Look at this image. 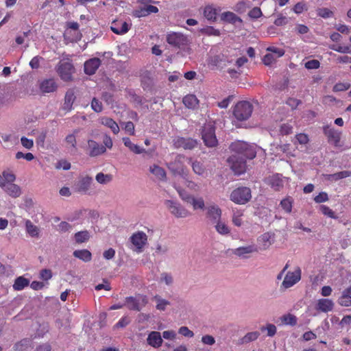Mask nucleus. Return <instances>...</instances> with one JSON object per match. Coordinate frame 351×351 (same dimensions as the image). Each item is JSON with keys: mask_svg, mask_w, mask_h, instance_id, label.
<instances>
[{"mask_svg": "<svg viewBox=\"0 0 351 351\" xmlns=\"http://www.w3.org/2000/svg\"><path fill=\"white\" fill-rule=\"evenodd\" d=\"M280 204L286 213H290L293 207V199L291 197H287L282 199Z\"/></svg>", "mask_w": 351, "mask_h": 351, "instance_id": "c03bdc74", "label": "nucleus"}, {"mask_svg": "<svg viewBox=\"0 0 351 351\" xmlns=\"http://www.w3.org/2000/svg\"><path fill=\"white\" fill-rule=\"evenodd\" d=\"M165 205L170 210L171 213L173 214L178 218L186 217L190 215L188 210L182 206L180 204H178L172 200H167Z\"/></svg>", "mask_w": 351, "mask_h": 351, "instance_id": "f8f14e48", "label": "nucleus"}, {"mask_svg": "<svg viewBox=\"0 0 351 351\" xmlns=\"http://www.w3.org/2000/svg\"><path fill=\"white\" fill-rule=\"evenodd\" d=\"M29 348H32V340L26 338L16 343L13 348L15 351H25Z\"/></svg>", "mask_w": 351, "mask_h": 351, "instance_id": "f704fd0d", "label": "nucleus"}, {"mask_svg": "<svg viewBox=\"0 0 351 351\" xmlns=\"http://www.w3.org/2000/svg\"><path fill=\"white\" fill-rule=\"evenodd\" d=\"M56 71L62 80L70 82L73 80V74L75 72V68L71 61L69 60H62L57 65Z\"/></svg>", "mask_w": 351, "mask_h": 351, "instance_id": "20e7f679", "label": "nucleus"}, {"mask_svg": "<svg viewBox=\"0 0 351 351\" xmlns=\"http://www.w3.org/2000/svg\"><path fill=\"white\" fill-rule=\"evenodd\" d=\"M267 184L276 191L283 187V181L279 174H274L267 178Z\"/></svg>", "mask_w": 351, "mask_h": 351, "instance_id": "412c9836", "label": "nucleus"}, {"mask_svg": "<svg viewBox=\"0 0 351 351\" xmlns=\"http://www.w3.org/2000/svg\"><path fill=\"white\" fill-rule=\"evenodd\" d=\"M185 157L178 154L173 162L167 164L168 169L174 174L182 175L184 173V160Z\"/></svg>", "mask_w": 351, "mask_h": 351, "instance_id": "ddd939ff", "label": "nucleus"}, {"mask_svg": "<svg viewBox=\"0 0 351 351\" xmlns=\"http://www.w3.org/2000/svg\"><path fill=\"white\" fill-rule=\"evenodd\" d=\"M221 216V210L218 206H210L208 208L207 217L213 222L215 223L220 220Z\"/></svg>", "mask_w": 351, "mask_h": 351, "instance_id": "b1692460", "label": "nucleus"}, {"mask_svg": "<svg viewBox=\"0 0 351 351\" xmlns=\"http://www.w3.org/2000/svg\"><path fill=\"white\" fill-rule=\"evenodd\" d=\"M93 179L90 176H84L80 179L77 183V191L86 193L90 188Z\"/></svg>", "mask_w": 351, "mask_h": 351, "instance_id": "bb28decb", "label": "nucleus"}, {"mask_svg": "<svg viewBox=\"0 0 351 351\" xmlns=\"http://www.w3.org/2000/svg\"><path fill=\"white\" fill-rule=\"evenodd\" d=\"M67 27L75 32V38H72V41H77L81 39L82 34L78 31L79 25L77 22H69L67 23Z\"/></svg>", "mask_w": 351, "mask_h": 351, "instance_id": "37998d69", "label": "nucleus"}, {"mask_svg": "<svg viewBox=\"0 0 351 351\" xmlns=\"http://www.w3.org/2000/svg\"><path fill=\"white\" fill-rule=\"evenodd\" d=\"M252 197L251 190L246 186L238 187L233 190L230 194V200L237 204H245Z\"/></svg>", "mask_w": 351, "mask_h": 351, "instance_id": "423d86ee", "label": "nucleus"}, {"mask_svg": "<svg viewBox=\"0 0 351 351\" xmlns=\"http://www.w3.org/2000/svg\"><path fill=\"white\" fill-rule=\"evenodd\" d=\"M298 142L301 145H306L308 143V136L304 133H300L295 136Z\"/></svg>", "mask_w": 351, "mask_h": 351, "instance_id": "774afa93", "label": "nucleus"}, {"mask_svg": "<svg viewBox=\"0 0 351 351\" xmlns=\"http://www.w3.org/2000/svg\"><path fill=\"white\" fill-rule=\"evenodd\" d=\"M339 304L343 306H351V286L343 291Z\"/></svg>", "mask_w": 351, "mask_h": 351, "instance_id": "cd10ccee", "label": "nucleus"}, {"mask_svg": "<svg viewBox=\"0 0 351 351\" xmlns=\"http://www.w3.org/2000/svg\"><path fill=\"white\" fill-rule=\"evenodd\" d=\"M293 10L296 14H301L307 10L306 4L304 2H298L294 5Z\"/></svg>", "mask_w": 351, "mask_h": 351, "instance_id": "e2e57ef3", "label": "nucleus"}, {"mask_svg": "<svg viewBox=\"0 0 351 351\" xmlns=\"http://www.w3.org/2000/svg\"><path fill=\"white\" fill-rule=\"evenodd\" d=\"M267 51L271 52V53L274 54L276 58H280L285 55V51L283 49L276 47H269L267 49Z\"/></svg>", "mask_w": 351, "mask_h": 351, "instance_id": "5fc2aeb1", "label": "nucleus"}, {"mask_svg": "<svg viewBox=\"0 0 351 351\" xmlns=\"http://www.w3.org/2000/svg\"><path fill=\"white\" fill-rule=\"evenodd\" d=\"M317 14L324 19H328L333 16V12L326 8H319L317 10Z\"/></svg>", "mask_w": 351, "mask_h": 351, "instance_id": "6e6d98bb", "label": "nucleus"}, {"mask_svg": "<svg viewBox=\"0 0 351 351\" xmlns=\"http://www.w3.org/2000/svg\"><path fill=\"white\" fill-rule=\"evenodd\" d=\"M247 159L239 157L237 155H232L228 158L231 169L237 175L243 173L246 170Z\"/></svg>", "mask_w": 351, "mask_h": 351, "instance_id": "6e6552de", "label": "nucleus"}, {"mask_svg": "<svg viewBox=\"0 0 351 351\" xmlns=\"http://www.w3.org/2000/svg\"><path fill=\"white\" fill-rule=\"evenodd\" d=\"M149 171L154 174L160 180H166L167 174L165 170L156 165H153L149 167Z\"/></svg>", "mask_w": 351, "mask_h": 351, "instance_id": "2f4dec72", "label": "nucleus"}, {"mask_svg": "<svg viewBox=\"0 0 351 351\" xmlns=\"http://www.w3.org/2000/svg\"><path fill=\"white\" fill-rule=\"evenodd\" d=\"M202 137L205 145L208 147H214L218 144L215 135V127L211 123H208L203 126Z\"/></svg>", "mask_w": 351, "mask_h": 351, "instance_id": "39448f33", "label": "nucleus"}, {"mask_svg": "<svg viewBox=\"0 0 351 351\" xmlns=\"http://www.w3.org/2000/svg\"><path fill=\"white\" fill-rule=\"evenodd\" d=\"M276 58L272 53H267L263 58V62L265 65H271L276 62Z\"/></svg>", "mask_w": 351, "mask_h": 351, "instance_id": "69168bd1", "label": "nucleus"}, {"mask_svg": "<svg viewBox=\"0 0 351 351\" xmlns=\"http://www.w3.org/2000/svg\"><path fill=\"white\" fill-rule=\"evenodd\" d=\"M260 333L257 331L247 333L241 339L243 343L255 341L259 337Z\"/></svg>", "mask_w": 351, "mask_h": 351, "instance_id": "8fccbe9b", "label": "nucleus"}, {"mask_svg": "<svg viewBox=\"0 0 351 351\" xmlns=\"http://www.w3.org/2000/svg\"><path fill=\"white\" fill-rule=\"evenodd\" d=\"M216 223L215 228L219 234L226 235L230 233V229L226 224L221 222L220 220Z\"/></svg>", "mask_w": 351, "mask_h": 351, "instance_id": "09e8293b", "label": "nucleus"}, {"mask_svg": "<svg viewBox=\"0 0 351 351\" xmlns=\"http://www.w3.org/2000/svg\"><path fill=\"white\" fill-rule=\"evenodd\" d=\"M189 163L191 164L193 171L195 173L202 176L205 172V168L202 163L199 161H192L191 158L189 159Z\"/></svg>", "mask_w": 351, "mask_h": 351, "instance_id": "58836bf2", "label": "nucleus"}, {"mask_svg": "<svg viewBox=\"0 0 351 351\" xmlns=\"http://www.w3.org/2000/svg\"><path fill=\"white\" fill-rule=\"evenodd\" d=\"M75 100V96L74 90L73 89L68 90L64 96V101L63 104L64 110L70 111L72 109V106Z\"/></svg>", "mask_w": 351, "mask_h": 351, "instance_id": "5701e85b", "label": "nucleus"}, {"mask_svg": "<svg viewBox=\"0 0 351 351\" xmlns=\"http://www.w3.org/2000/svg\"><path fill=\"white\" fill-rule=\"evenodd\" d=\"M188 204H190L194 210L204 209L205 207L204 200L202 197H195L192 196Z\"/></svg>", "mask_w": 351, "mask_h": 351, "instance_id": "ea45409f", "label": "nucleus"}, {"mask_svg": "<svg viewBox=\"0 0 351 351\" xmlns=\"http://www.w3.org/2000/svg\"><path fill=\"white\" fill-rule=\"evenodd\" d=\"M154 299L157 302L156 308L160 311H165L166 308V306L167 305H169V304H170L169 301H167L165 299H162L158 295H155Z\"/></svg>", "mask_w": 351, "mask_h": 351, "instance_id": "603ef678", "label": "nucleus"}, {"mask_svg": "<svg viewBox=\"0 0 351 351\" xmlns=\"http://www.w3.org/2000/svg\"><path fill=\"white\" fill-rule=\"evenodd\" d=\"M74 238L77 243H84L89 239L90 234L87 230L80 231L75 234Z\"/></svg>", "mask_w": 351, "mask_h": 351, "instance_id": "79ce46f5", "label": "nucleus"}, {"mask_svg": "<svg viewBox=\"0 0 351 351\" xmlns=\"http://www.w3.org/2000/svg\"><path fill=\"white\" fill-rule=\"evenodd\" d=\"M258 248L254 245H247L244 247H239L234 250L233 253L238 256L245 257V254L257 252Z\"/></svg>", "mask_w": 351, "mask_h": 351, "instance_id": "393cba45", "label": "nucleus"}, {"mask_svg": "<svg viewBox=\"0 0 351 351\" xmlns=\"http://www.w3.org/2000/svg\"><path fill=\"white\" fill-rule=\"evenodd\" d=\"M282 322L286 325L295 326L297 324V317L291 313L286 314L281 317Z\"/></svg>", "mask_w": 351, "mask_h": 351, "instance_id": "a18cd8bd", "label": "nucleus"}, {"mask_svg": "<svg viewBox=\"0 0 351 351\" xmlns=\"http://www.w3.org/2000/svg\"><path fill=\"white\" fill-rule=\"evenodd\" d=\"M253 109V105L250 101H240L234 106L232 114L237 121H244L251 117Z\"/></svg>", "mask_w": 351, "mask_h": 351, "instance_id": "f03ea898", "label": "nucleus"}, {"mask_svg": "<svg viewBox=\"0 0 351 351\" xmlns=\"http://www.w3.org/2000/svg\"><path fill=\"white\" fill-rule=\"evenodd\" d=\"M262 11L260 8L254 7L248 13V16L254 19H257L262 16Z\"/></svg>", "mask_w": 351, "mask_h": 351, "instance_id": "bf43d9fd", "label": "nucleus"}, {"mask_svg": "<svg viewBox=\"0 0 351 351\" xmlns=\"http://www.w3.org/2000/svg\"><path fill=\"white\" fill-rule=\"evenodd\" d=\"M52 278V272L51 269H43L40 271V278L43 280L47 281Z\"/></svg>", "mask_w": 351, "mask_h": 351, "instance_id": "0e129e2a", "label": "nucleus"}, {"mask_svg": "<svg viewBox=\"0 0 351 351\" xmlns=\"http://www.w3.org/2000/svg\"><path fill=\"white\" fill-rule=\"evenodd\" d=\"M334 306V303L331 300L329 299H319L317 301V309L327 313L332 310Z\"/></svg>", "mask_w": 351, "mask_h": 351, "instance_id": "a878e982", "label": "nucleus"}, {"mask_svg": "<svg viewBox=\"0 0 351 351\" xmlns=\"http://www.w3.org/2000/svg\"><path fill=\"white\" fill-rule=\"evenodd\" d=\"M122 141L125 146L127 147L130 149V151L136 154L143 153L145 151L144 148H142L139 147L138 145L133 143L128 137H123L122 138Z\"/></svg>", "mask_w": 351, "mask_h": 351, "instance_id": "c85d7f7f", "label": "nucleus"}, {"mask_svg": "<svg viewBox=\"0 0 351 351\" xmlns=\"http://www.w3.org/2000/svg\"><path fill=\"white\" fill-rule=\"evenodd\" d=\"M39 88L42 93H49L56 91L58 85L54 79H45L40 82Z\"/></svg>", "mask_w": 351, "mask_h": 351, "instance_id": "a211bd4d", "label": "nucleus"}, {"mask_svg": "<svg viewBox=\"0 0 351 351\" xmlns=\"http://www.w3.org/2000/svg\"><path fill=\"white\" fill-rule=\"evenodd\" d=\"M25 228L27 232L32 237H37L39 234V228L27 219L25 221Z\"/></svg>", "mask_w": 351, "mask_h": 351, "instance_id": "4c0bfd02", "label": "nucleus"}, {"mask_svg": "<svg viewBox=\"0 0 351 351\" xmlns=\"http://www.w3.org/2000/svg\"><path fill=\"white\" fill-rule=\"evenodd\" d=\"M220 10V9L217 10L212 5H208L204 8V14L208 20L215 21H216L217 16Z\"/></svg>", "mask_w": 351, "mask_h": 351, "instance_id": "72a5a7b5", "label": "nucleus"}, {"mask_svg": "<svg viewBox=\"0 0 351 351\" xmlns=\"http://www.w3.org/2000/svg\"><path fill=\"white\" fill-rule=\"evenodd\" d=\"M145 295H138L136 297L130 296L125 298V306L130 311H140L147 304Z\"/></svg>", "mask_w": 351, "mask_h": 351, "instance_id": "0eeeda50", "label": "nucleus"}, {"mask_svg": "<svg viewBox=\"0 0 351 351\" xmlns=\"http://www.w3.org/2000/svg\"><path fill=\"white\" fill-rule=\"evenodd\" d=\"M274 234L270 232H265L258 238L257 241L261 250H267L271 245L273 243L271 240Z\"/></svg>", "mask_w": 351, "mask_h": 351, "instance_id": "6ab92c4d", "label": "nucleus"}, {"mask_svg": "<svg viewBox=\"0 0 351 351\" xmlns=\"http://www.w3.org/2000/svg\"><path fill=\"white\" fill-rule=\"evenodd\" d=\"M175 148H183L184 149H192L197 146V141L191 138L177 136L173 140Z\"/></svg>", "mask_w": 351, "mask_h": 351, "instance_id": "4468645a", "label": "nucleus"}, {"mask_svg": "<svg viewBox=\"0 0 351 351\" xmlns=\"http://www.w3.org/2000/svg\"><path fill=\"white\" fill-rule=\"evenodd\" d=\"M350 87V84L348 82H339V83H337L333 86V91L334 92L344 91V90L349 89Z\"/></svg>", "mask_w": 351, "mask_h": 351, "instance_id": "4d7b16f0", "label": "nucleus"}, {"mask_svg": "<svg viewBox=\"0 0 351 351\" xmlns=\"http://www.w3.org/2000/svg\"><path fill=\"white\" fill-rule=\"evenodd\" d=\"M101 64V60L98 58H91L84 63V72L88 75H93Z\"/></svg>", "mask_w": 351, "mask_h": 351, "instance_id": "f3484780", "label": "nucleus"}, {"mask_svg": "<svg viewBox=\"0 0 351 351\" xmlns=\"http://www.w3.org/2000/svg\"><path fill=\"white\" fill-rule=\"evenodd\" d=\"M230 149L234 152V155L245 159L252 160L256 157V152L253 146L244 141H236L230 145Z\"/></svg>", "mask_w": 351, "mask_h": 351, "instance_id": "f257e3e1", "label": "nucleus"}, {"mask_svg": "<svg viewBox=\"0 0 351 351\" xmlns=\"http://www.w3.org/2000/svg\"><path fill=\"white\" fill-rule=\"evenodd\" d=\"M293 127L289 123H283L280 127V133L282 135H288L292 133Z\"/></svg>", "mask_w": 351, "mask_h": 351, "instance_id": "052dcab7", "label": "nucleus"}, {"mask_svg": "<svg viewBox=\"0 0 351 351\" xmlns=\"http://www.w3.org/2000/svg\"><path fill=\"white\" fill-rule=\"evenodd\" d=\"M88 146L90 149L89 156L95 157L106 152V147L93 140L88 141Z\"/></svg>", "mask_w": 351, "mask_h": 351, "instance_id": "dca6fc26", "label": "nucleus"}, {"mask_svg": "<svg viewBox=\"0 0 351 351\" xmlns=\"http://www.w3.org/2000/svg\"><path fill=\"white\" fill-rule=\"evenodd\" d=\"M167 43L173 48L184 49L190 44L187 36L180 32H170L166 36Z\"/></svg>", "mask_w": 351, "mask_h": 351, "instance_id": "7ed1b4c3", "label": "nucleus"}, {"mask_svg": "<svg viewBox=\"0 0 351 351\" xmlns=\"http://www.w3.org/2000/svg\"><path fill=\"white\" fill-rule=\"evenodd\" d=\"M73 256L86 263L92 259L91 252L86 249L75 250Z\"/></svg>", "mask_w": 351, "mask_h": 351, "instance_id": "473e14b6", "label": "nucleus"}, {"mask_svg": "<svg viewBox=\"0 0 351 351\" xmlns=\"http://www.w3.org/2000/svg\"><path fill=\"white\" fill-rule=\"evenodd\" d=\"M101 123L102 125L111 129L112 132L114 134H117L119 132V127L116 121H114L112 119L106 117H103L101 119Z\"/></svg>", "mask_w": 351, "mask_h": 351, "instance_id": "7c9ffc66", "label": "nucleus"}, {"mask_svg": "<svg viewBox=\"0 0 351 351\" xmlns=\"http://www.w3.org/2000/svg\"><path fill=\"white\" fill-rule=\"evenodd\" d=\"M351 176V171H342L333 174L328 175V179L338 180Z\"/></svg>", "mask_w": 351, "mask_h": 351, "instance_id": "49530a36", "label": "nucleus"}, {"mask_svg": "<svg viewBox=\"0 0 351 351\" xmlns=\"http://www.w3.org/2000/svg\"><path fill=\"white\" fill-rule=\"evenodd\" d=\"M302 270L299 267L295 268L293 271H288L281 284V287L289 289L298 282L301 279Z\"/></svg>", "mask_w": 351, "mask_h": 351, "instance_id": "9d476101", "label": "nucleus"}, {"mask_svg": "<svg viewBox=\"0 0 351 351\" xmlns=\"http://www.w3.org/2000/svg\"><path fill=\"white\" fill-rule=\"evenodd\" d=\"M147 341L149 346L158 348L162 346L163 341L159 332L152 331L148 335Z\"/></svg>", "mask_w": 351, "mask_h": 351, "instance_id": "aec40b11", "label": "nucleus"}, {"mask_svg": "<svg viewBox=\"0 0 351 351\" xmlns=\"http://www.w3.org/2000/svg\"><path fill=\"white\" fill-rule=\"evenodd\" d=\"M29 284V280L23 276H19L16 278L14 283L13 285V288L16 291H21L25 287L28 286Z\"/></svg>", "mask_w": 351, "mask_h": 351, "instance_id": "e433bc0d", "label": "nucleus"}, {"mask_svg": "<svg viewBox=\"0 0 351 351\" xmlns=\"http://www.w3.org/2000/svg\"><path fill=\"white\" fill-rule=\"evenodd\" d=\"M130 239L131 243L135 246L136 252L141 253L147 242V236L143 231H138L134 233Z\"/></svg>", "mask_w": 351, "mask_h": 351, "instance_id": "9b49d317", "label": "nucleus"}, {"mask_svg": "<svg viewBox=\"0 0 351 351\" xmlns=\"http://www.w3.org/2000/svg\"><path fill=\"white\" fill-rule=\"evenodd\" d=\"M4 191L12 197H18L21 194V190L19 186L16 184L6 183L3 187Z\"/></svg>", "mask_w": 351, "mask_h": 351, "instance_id": "4be33fe9", "label": "nucleus"}, {"mask_svg": "<svg viewBox=\"0 0 351 351\" xmlns=\"http://www.w3.org/2000/svg\"><path fill=\"white\" fill-rule=\"evenodd\" d=\"M243 215V212L240 210H237L234 213L232 216V223L234 226L240 227L242 223V216Z\"/></svg>", "mask_w": 351, "mask_h": 351, "instance_id": "864d4df0", "label": "nucleus"}, {"mask_svg": "<svg viewBox=\"0 0 351 351\" xmlns=\"http://www.w3.org/2000/svg\"><path fill=\"white\" fill-rule=\"evenodd\" d=\"M221 20L232 24L242 23V19L232 12H225L221 15Z\"/></svg>", "mask_w": 351, "mask_h": 351, "instance_id": "c756f323", "label": "nucleus"}, {"mask_svg": "<svg viewBox=\"0 0 351 351\" xmlns=\"http://www.w3.org/2000/svg\"><path fill=\"white\" fill-rule=\"evenodd\" d=\"M319 210L322 213L323 215H324L331 219H337V218L335 212L326 205H321L319 206Z\"/></svg>", "mask_w": 351, "mask_h": 351, "instance_id": "3c124183", "label": "nucleus"}, {"mask_svg": "<svg viewBox=\"0 0 351 351\" xmlns=\"http://www.w3.org/2000/svg\"><path fill=\"white\" fill-rule=\"evenodd\" d=\"M91 108L96 112H100L103 110V105L99 99L94 97L91 101Z\"/></svg>", "mask_w": 351, "mask_h": 351, "instance_id": "13d9d810", "label": "nucleus"}, {"mask_svg": "<svg viewBox=\"0 0 351 351\" xmlns=\"http://www.w3.org/2000/svg\"><path fill=\"white\" fill-rule=\"evenodd\" d=\"M79 131L78 129H75L71 134H68L65 138L66 143L73 149L77 147L76 135L79 133Z\"/></svg>", "mask_w": 351, "mask_h": 351, "instance_id": "a19ab883", "label": "nucleus"}, {"mask_svg": "<svg viewBox=\"0 0 351 351\" xmlns=\"http://www.w3.org/2000/svg\"><path fill=\"white\" fill-rule=\"evenodd\" d=\"M96 180L99 184H107L112 180V176L110 174H104L101 172L98 173L95 177Z\"/></svg>", "mask_w": 351, "mask_h": 351, "instance_id": "de8ad7c7", "label": "nucleus"}, {"mask_svg": "<svg viewBox=\"0 0 351 351\" xmlns=\"http://www.w3.org/2000/svg\"><path fill=\"white\" fill-rule=\"evenodd\" d=\"M328 200V195L326 192H321L314 197L316 203L326 202Z\"/></svg>", "mask_w": 351, "mask_h": 351, "instance_id": "338daca9", "label": "nucleus"}, {"mask_svg": "<svg viewBox=\"0 0 351 351\" xmlns=\"http://www.w3.org/2000/svg\"><path fill=\"white\" fill-rule=\"evenodd\" d=\"M323 132L326 136L328 143L332 145L335 147H339L341 146V132L336 130L328 125H326L323 126Z\"/></svg>", "mask_w": 351, "mask_h": 351, "instance_id": "1a4fd4ad", "label": "nucleus"}, {"mask_svg": "<svg viewBox=\"0 0 351 351\" xmlns=\"http://www.w3.org/2000/svg\"><path fill=\"white\" fill-rule=\"evenodd\" d=\"M183 104L188 108L193 109L199 104V101L195 95H187L183 98Z\"/></svg>", "mask_w": 351, "mask_h": 351, "instance_id": "c9c22d12", "label": "nucleus"}, {"mask_svg": "<svg viewBox=\"0 0 351 351\" xmlns=\"http://www.w3.org/2000/svg\"><path fill=\"white\" fill-rule=\"evenodd\" d=\"M176 190L181 199L186 203H189L193 195L189 194L186 191L181 188H176Z\"/></svg>", "mask_w": 351, "mask_h": 351, "instance_id": "680f3d73", "label": "nucleus"}, {"mask_svg": "<svg viewBox=\"0 0 351 351\" xmlns=\"http://www.w3.org/2000/svg\"><path fill=\"white\" fill-rule=\"evenodd\" d=\"M110 29L117 35H123L129 31L130 27L125 21L115 20L112 22Z\"/></svg>", "mask_w": 351, "mask_h": 351, "instance_id": "2eb2a0df", "label": "nucleus"}]
</instances>
